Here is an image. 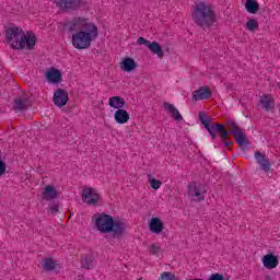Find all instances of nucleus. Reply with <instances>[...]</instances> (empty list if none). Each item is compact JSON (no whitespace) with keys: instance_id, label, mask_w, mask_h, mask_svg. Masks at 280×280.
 Listing matches in <instances>:
<instances>
[{"instance_id":"obj_1","label":"nucleus","mask_w":280,"mask_h":280,"mask_svg":"<svg viewBox=\"0 0 280 280\" xmlns=\"http://www.w3.org/2000/svg\"><path fill=\"white\" fill-rule=\"evenodd\" d=\"M63 32L72 34V45L75 49H89L91 43L100 36L97 25L83 16H74L61 22Z\"/></svg>"},{"instance_id":"obj_2","label":"nucleus","mask_w":280,"mask_h":280,"mask_svg":"<svg viewBox=\"0 0 280 280\" xmlns=\"http://www.w3.org/2000/svg\"><path fill=\"white\" fill-rule=\"evenodd\" d=\"M95 228L100 233H112L113 237L119 238L126 233L128 224L120 219H115L113 215L102 212L96 214Z\"/></svg>"},{"instance_id":"obj_3","label":"nucleus","mask_w":280,"mask_h":280,"mask_svg":"<svg viewBox=\"0 0 280 280\" xmlns=\"http://www.w3.org/2000/svg\"><path fill=\"white\" fill-rule=\"evenodd\" d=\"M191 16L195 25H198V27L202 30L213 27L214 23L218 21V15L213 7L203 1L196 2L195 5H192Z\"/></svg>"},{"instance_id":"obj_4","label":"nucleus","mask_w":280,"mask_h":280,"mask_svg":"<svg viewBox=\"0 0 280 280\" xmlns=\"http://www.w3.org/2000/svg\"><path fill=\"white\" fill-rule=\"evenodd\" d=\"M36 35L32 32H27L16 26H11L7 30V43L11 45L12 49H34L36 47Z\"/></svg>"},{"instance_id":"obj_5","label":"nucleus","mask_w":280,"mask_h":280,"mask_svg":"<svg viewBox=\"0 0 280 280\" xmlns=\"http://www.w3.org/2000/svg\"><path fill=\"white\" fill-rule=\"evenodd\" d=\"M228 126L231 128V135H233L236 143L240 145L241 150H246L250 144V141L246 139L244 135V129H242L235 120H229Z\"/></svg>"},{"instance_id":"obj_6","label":"nucleus","mask_w":280,"mask_h":280,"mask_svg":"<svg viewBox=\"0 0 280 280\" xmlns=\"http://www.w3.org/2000/svg\"><path fill=\"white\" fill-rule=\"evenodd\" d=\"M54 3L61 12H78L84 5V0H54Z\"/></svg>"},{"instance_id":"obj_7","label":"nucleus","mask_w":280,"mask_h":280,"mask_svg":"<svg viewBox=\"0 0 280 280\" xmlns=\"http://www.w3.org/2000/svg\"><path fill=\"white\" fill-rule=\"evenodd\" d=\"M81 198L85 205H91L92 207H97L100 201L102 200V195L97 191V189L93 187H85L82 190Z\"/></svg>"},{"instance_id":"obj_8","label":"nucleus","mask_w":280,"mask_h":280,"mask_svg":"<svg viewBox=\"0 0 280 280\" xmlns=\"http://www.w3.org/2000/svg\"><path fill=\"white\" fill-rule=\"evenodd\" d=\"M138 45H144L145 47H148L151 54L158 56V58L160 59H162L165 56V51H163V47H161V44H159V42H150L144 37H139Z\"/></svg>"},{"instance_id":"obj_9","label":"nucleus","mask_w":280,"mask_h":280,"mask_svg":"<svg viewBox=\"0 0 280 280\" xmlns=\"http://www.w3.org/2000/svg\"><path fill=\"white\" fill-rule=\"evenodd\" d=\"M52 102L58 108L67 106V102H69V92H67V90L58 89L52 96Z\"/></svg>"},{"instance_id":"obj_10","label":"nucleus","mask_w":280,"mask_h":280,"mask_svg":"<svg viewBox=\"0 0 280 280\" xmlns=\"http://www.w3.org/2000/svg\"><path fill=\"white\" fill-rule=\"evenodd\" d=\"M213 93L209 86H200L198 90L192 92V101L200 102L201 100H211Z\"/></svg>"},{"instance_id":"obj_11","label":"nucleus","mask_w":280,"mask_h":280,"mask_svg":"<svg viewBox=\"0 0 280 280\" xmlns=\"http://www.w3.org/2000/svg\"><path fill=\"white\" fill-rule=\"evenodd\" d=\"M199 121H201L203 128L209 132L213 140H215V135H213V128L215 127V122H211V117L205 114V112L199 113Z\"/></svg>"},{"instance_id":"obj_12","label":"nucleus","mask_w":280,"mask_h":280,"mask_svg":"<svg viewBox=\"0 0 280 280\" xmlns=\"http://www.w3.org/2000/svg\"><path fill=\"white\" fill-rule=\"evenodd\" d=\"M202 187L200 184L198 185L197 182H191L188 184V196L190 198H199V202H202L205 200V196H202Z\"/></svg>"},{"instance_id":"obj_13","label":"nucleus","mask_w":280,"mask_h":280,"mask_svg":"<svg viewBox=\"0 0 280 280\" xmlns=\"http://www.w3.org/2000/svg\"><path fill=\"white\" fill-rule=\"evenodd\" d=\"M262 265L268 270H272L279 266V257H277L275 254L270 253L262 257Z\"/></svg>"},{"instance_id":"obj_14","label":"nucleus","mask_w":280,"mask_h":280,"mask_svg":"<svg viewBox=\"0 0 280 280\" xmlns=\"http://www.w3.org/2000/svg\"><path fill=\"white\" fill-rule=\"evenodd\" d=\"M165 229V223L160 218H152L149 222V231L151 233H155L159 235V233H163V230Z\"/></svg>"},{"instance_id":"obj_15","label":"nucleus","mask_w":280,"mask_h":280,"mask_svg":"<svg viewBox=\"0 0 280 280\" xmlns=\"http://www.w3.org/2000/svg\"><path fill=\"white\" fill-rule=\"evenodd\" d=\"M163 108L164 110H166V113H168V115H171V117L175 121H183V115H180V112H178V109L174 106V104L164 102Z\"/></svg>"},{"instance_id":"obj_16","label":"nucleus","mask_w":280,"mask_h":280,"mask_svg":"<svg viewBox=\"0 0 280 280\" xmlns=\"http://www.w3.org/2000/svg\"><path fill=\"white\" fill-rule=\"evenodd\" d=\"M60 192L56 189V187L48 185L44 188V191L42 192L43 200L49 201V200H56V198H59Z\"/></svg>"},{"instance_id":"obj_17","label":"nucleus","mask_w":280,"mask_h":280,"mask_svg":"<svg viewBox=\"0 0 280 280\" xmlns=\"http://www.w3.org/2000/svg\"><path fill=\"white\" fill-rule=\"evenodd\" d=\"M255 159L258 165H260V170L264 172H270V161L266 159V155L261 153V151L255 152Z\"/></svg>"},{"instance_id":"obj_18","label":"nucleus","mask_w":280,"mask_h":280,"mask_svg":"<svg viewBox=\"0 0 280 280\" xmlns=\"http://www.w3.org/2000/svg\"><path fill=\"white\" fill-rule=\"evenodd\" d=\"M46 80H48V82H51V84H58L59 82H62V73L56 68H51L46 73Z\"/></svg>"},{"instance_id":"obj_19","label":"nucleus","mask_w":280,"mask_h":280,"mask_svg":"<svg viewBox=\"0 0 280 280\" xmlns=\"http://www.w3.org/2000/svg\"><path fill=\"white\" fill-rule=\"evenodd\" d=\"M212 135H215V137H220V139H222V141H226V139H229V137H231V132H229V130H226V128L224 127V125L222 124H215L213 127V131Z\"/></svg>"},{"instance_id":"obj_20","label":"nucleus","mask_w":280,"mask_h":280,"mask_svg":"<svg viewBox=\"0 0 280 280\" xmlns=\"http://www.w3.org/2000/svg\"><path fill=\"white\" fill-rule=\"evenodd\" d=\"M27 108H30V100L28 98H21V97L14 98L13 110L23 113V110H27Z\"/></svg>"},{"instance_id":"obj_21","label":"nucleus","mask_w":280,"mask_h":280,"mask_svg":"<svg viewBox=\"0 0 280 280\" xmlns=\"http://www.w3.org/2000/svg\"><path fill=\"white\" fill-rule=\"evenodd\" d=\"M120 69L121 71H126L127 73H130V71H135V69H137V62L135 61V59L130 57H126L120 62Z\"/></svg>"},{"instance_id":"obj_22","label":"nucleus","mask_w":280,"mask_h":280,"mask_svg":"<svg viewBox=\"0 0 280 280\" xmlns=\"http://www.w3.org/2000/svg\"><path fill=\"white\" fill-rule=\"evenodd\" d=\"M108 106H110V108L121 110L124 109V106H126V100L121 96H112L108 101Z\"/></svg>"},{"instance_id":"obj_23","label":"nucleus","mask_w":280,"mask_h":280,"mask_svg":"<svg viewBox=\"0 0 280 280\" xmlns=\"http://www.w3.org/2000/svg\"><path fill=\"white\" fill-rule=\"evenodd\" d=\"M114 119L116 124H128L130 114L126 109H117L114 114Z\"/></svg>"},{"instance_id":"obj_24","label":"nucleus","mask_w":280,"mask_h":280,"mask_svg":"<svg viewBox=\"0 0 280 280\" xmlns=\"http://www.w3.org/2000/svg\"><path fill=\"white\" fill-rule=\"evenodd\" d=\"M260 104L265 110H272L275 108V98L272 95H262L260 97Z\"/></svg>"},{"instance_id":"obj_25","label":"nucleus","mask_w":280,"mask_h":280,"mask_svg":"<svg viewBox=\"0 0 280 280\" xmlns=\"http://www.w3.org/2000/svg\"><path fill=\"white\" fill-rule=\"evenodd\" d=\"M93 261H95V256L93 254H88L81 258V268L85 270H91L93 268Z\"/></svg>"},{"instance_id":"obj_26","label":"nucleus","mask_w":280,"mask_h":280,"mask_svg":"<svg viewBox=\"0 0 280 280\" xmlns=\"http://www.w3.org/2000/svg\"><path fill=\"white\" fill-rule=\"evenodd\" d=\"M245 9L249 14H257V12H259V3L257 0H247L245 2Z\"/></svg>"},{"instance_id":"obj_27","label":"nucleus","mask_w":280,"mask_h":280,"mask_svg":"<svg viewBox=\"0 0 280 280\" xmlns=\"http://www.w3.org/2000/svg\"><path fill=\"white\" fill-rule=\"evenodd\" d=\"M43 269L46 272H51V270L56 269V261H54V259L51 258H45L43 264Z\"/></svg>"},{"instance_id":"obj_28","label":"nucleus","mask_w":280,"mask_h":280,"mask_svg":"<svg viewBox=\"0 0 280 280\" xmlns=\"http://www.w3.org/2000/svg\"><path fill=\"white\" fill-rule=\"evenodd\" d=\"M246 27L249 32H255V30H259V23L257 22V20L252 19L247 21Z\"/></svg>"},{"instance_id":"obj_29","label":"nucleus","mask_w":280,"mask_h":280,"mask_svg":"<svg viewBox=\"0 0 280 280\" xmlns=\"http://www.w3.org/2000/svg\"><path fill=\"white\" fill-rule=\"evenodd\" d=\"M58 209H60V202L59 201H52L49 205V212L51 213V215H56V213H58Z\"/></svg>"},{"instance_id":"obj_30","label":"nucleus","mask_w":280,"mask_h":280,"mask_svg":"<svg viewBox=\"0 0 280 280\" xmlns=\"http://www.w3.org/2000/svg\"><path fill=\"white\" fill-rule=\"evenodd\" d=\"M149 183H150L152 189H154L155 191H156V189H161V185H163L162 180H159L155 178L149 179Z\"/></svg>"},{"instance_id":"obj_31","label":"nucleus","mask_w":280,"mask_h":280,"mask_svg":"<svg viewBox=\"0 0 280 280\" xmlns=\"http://www.w3.org/2000/svg\"><path fill=\"white\" fill-rule=\"evenodd\" d=\"M160 280H176V276L170 271H164L161 273Z\"/></svg>"},{"instance_id":"obj_32","label":"nucleus","mask_w":280,"mask_h":280,"mask_svg":"<svg viewBox=\"0 0 280 280\" xmlns=\"http://www.w3.org/2000/svg\"><path fill=\"white\" fill-rule=\"evenodd\" d=\"M160 252H161V247L156 246V244H152L150 246L151 255H159Z\"/></svg>"},{"instance_id":"obj_33","label":"nucleus","mask_w":280,"mask_h":280,"mask_svg":"<svg viewBox=\"0 0 280 280\" xmlns=\"http://www.w3.org/2000/svg\"><path fill=\"white\" fill-rule=\"evenodd\" d=\"M5 162L0 159V176H3V174H5Z\"/></svg>"},{"instance_id":"obj_34","label":"nucleus","mask_w":280,"mask_h":280,"mask_svg":"<svg viewBox=\"0 0 280 280\" xmlns=\"http://www.w3.org/2000/svg\"><path fill=\"white\" fill-rule=\"evenodd\" d=\"M223 145H225V148H229V147L233 145V141H225V142H223Z\"/></svg>"}]
</instances>
